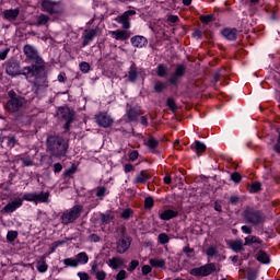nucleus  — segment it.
<instances>
[{
  "mask_svg": "<svg viewBox=\"0 0 280 280\" xmlns=\"http://www.w3.org/2000/svg\"><path fill=\"white\" fill-rule=\"evenodd\" d=\"M47 152L55 159H62L69 150V141L60 136H48L46 140Z\"/></svg>",
  "mask_w": 280,
  "mask_h": 280,
  "instance_id": "nucleus-2",
  "label": "nucleus"
},
{
  "mask_svg": "<svg viewBox=\"0 0 280 280\" xmlns=\"http://www.w3.org/2000/svg\"><path fill=\"white\" fill-rule=\"evenodd\" d=\"M38 202H49V191L35 192V205H38Z\"/></svg>",
  "mask_w": 280,
  "mask_h": 280,
  "instance_id": "nucleus-25",
  "label": "nucleus"
},
{
  "mask_svg": "<svg viewBox=\"0 0 280 280\" xmlns=\"http://www.w3.org/2000/svg\"><path fill=\"white\" fill-rule=\"evenodd\" d=\"M166 105L168 106V108H170L173 113H176V109H177L178 107L176 106V102L174 101V98H167Z\"/></svg>",
  "mask_w": 280,
  "mask_h": 280,
  "instance_id": "nucleus-45",
  "label": "nucleus"
},
{
  "mask_svg": "<svg viewBox=\"0 0 280 280\" xmlns=\"http://www.w3.org/2000/svg\"><path fill=\"white\" fill-rule=\"evenodd\" d=\"M259 191H261V183H259V182H254V183L250 185L249 192H250V194H259Z\"/></svg>",
  "mask_w": 280,
  "mask_h": 280,
  "instance_id": "nucleus-38",
  "label": "nucleus"
},
{
  "mask_svg": "<svg viewBox=\"0 0 280 280\" xmlns=\"http://www.w3.org/2000/svg\"><path fill=\"white\" fill-rule=\"evenodd\" d=\"M77 264H89V255L81 252L77 255Z\"/></svg>",
  "mask_w": 280,
  "mask_h": 280,
  "instance_id": "nucleus-32",
  "label": "nucleus"
},
{
  "mask_svg": "<svg viewBox=\"0 0 280 280\" xmlns=\"http://www.w3.org/2000/svg\"><path fill=\"white\" fill-rule=\"evenodd\" d=\"M78 277L80 280H90L91 279V276H89V273H86L84 271L78 272Z\"/></svg>",
  "mask_w": 280,
  "mask_h": 280,
  "instance_id": "nucleus-58",
  "label": "nucleus"
},
{
  "mask_svg": "<svg viewBox=\"0 0 280 280\" xmlns=\"http://www.w3.org/2000/svg\"><path fill=\"white\" fill-rule=\"evenodd\" d=\"M185 73H187V66L179 63L175 68V72L168 79L170 84L176 86L178 84L180 78H185Z\"/></svg>",
  "mask_w": 280,
  "mask_h": 280,
  "instance_id": "nucleus-9",
  "label": "nucleus"
},
{
  "mask_svg": "<svg viewBox=\"0 0 280 280\" xmlns=\"http://www.w3.org/2000/svg\"><path fill=\"white\" fill-rule=\"evenodd\" d=\"M221 34L228 40H235L237 38V28H224Z\"/></svg>",
  "mask_w": 280,
  "mask_h": 280,
  "instance_id": "nucleus-20",
  "label": "nucleus"
},
{
  "mask_svg": "<svg viewBox=\"0 0 280 280\" xmlns=\"http://www.w3.org/2000/svg\"><path fill=\"white\" fill-rule=\"evenodd\" d=\"M62 244H65V241H57V242L52 243V245L50 247V253H56V248L58 246H62Z\"/></svg>",
  "mask_w": 280,
  "mask_h": 280,
  "instance_id": "nucleus-55",
  "label": "nucleus"
},
{
  "mask_svg": "<svg viewBox=\"0 0 280 280\" xmlns=\"http://www.w3.org/2000/svg\"><path fill=\"white\" fill-rule=\"evenodd\" d=\"M96 124H98L102 128H110L113 126V118L107 113H100L95 116Z\"/></svg>",
  "mask_w": 280,
  "mask_h": 280,
  "instance_id": "nucleus-12",
  "label": "nucleus"
},
{
  "mask_svg": "<svg viewBox=\"0 0 280 280\" xmlns=\"http://www.w3.org/2000/svg\"><path fill=\"white\" fill-rule=\"evenodd\" d=\"M250 244H261V240L257 236L245 237V246H250Z\"/></svg>",
  "mask_w": 280,
  "mask_h": 280,
  "instance_id": "nucleus-34",
  "label": "nucleus"
},
{
  "mask_svg": "<svg viewBox=\"0 0 280 280\" xmlns=\"http://www.w3.org/2000/svg\"><path fill=\"white\" fill-rule=\"evenodd\" d=\"M95 278L97 280H106V271L101 270L95 273Z\"/></svg>",
  "mask_w": 280,
  "mask_h": 280,
  "instance_id": "nucleus-56",
  "label": "nucleus"
},
{
  "mask_svg": "<svg viewBox=\"0 0 280 280\" xmlns=\"http://www.w3.org/2000/svg\"><path fill=\"white\" fill-rule=\"evenodd\" d=\"M200 21L203 23V25H209V23H212L213 21V14L201 15Z\"/></svg>",
  "mask_w": 280,
  "mask_h": 280,
  "instance_id": "nucleus-41",
  "label": "nucleus"
},
{
  "mask_svg": "<svg viewBox=\"0 0 280 280\" xmlns=\"http://www.w3.org/2000/svg\"><path fill=\"white\" fill-rule=\"evenodd\" d=\"M5 71L8 75H11V78H16V75H25L23 73V69H21V63H19L16 60L7 62Z\"/></svg>",
  "mask_w": 280,
  "mask_h": 280,
  "instance_id": "nucleus-10",
  "label": "nucleus"
},
{
  "mask_svg": "<svg viewBox=\"0 0 280 280\" xmlns=\"http://www.w3.org/2000/svg\"><path fill=\"white\" fill-rule=\"evenodd\" d=\"M8 147L9 148H14V145H16V137L12 136V137H8Z\"/></svg>",
  "mask_w": 280,
  "mask_h": 280,
  "instance_id": "nucleus-54",
  "label": "nucleus"
},
{
  "mask_svg": "<svg viewBox=\"0 0 280 280\" xmlns=\"http://www.w3.org/2000/svg\"><path fill=\"white\" fill-rule=\"evenodd\" d=\"M96 35H97V32L95 30H91L89 33H86L84 35V39H83L82 46L86 47V45H89V43L91 40H93V38H95Z\"/></svg>",
  "mask_w": 280,
  "mask_h": 280,
  "instance_id": "nucleus-28",
  "label": "nucleus"
},
{
  "mask_svg": "<svg viewBox=\"0 0 280 280\" xmlns=\"http://www.w3.org/2000/svg\"><path fill=\"white\" fill-rule=\"evenodd\" d=\"M58 117L66 121L63 125L65 130H69L71 128V124L75 119V112L69 107H61L58 110Z\"/></svg>",
  "mask_w": 280,
  "mask_h": 280,
  "instance_id": "nucleus-6",
  "label": "nucleus"
},
{
  "mask_svg": "<svg viewBox=\"0 0 280 280\" xmlns=\"http://www.w3.org/2000/svg\"><path fill=\"white\" fill-rule=\"evenodd\" d=\"M23 205V200L19 199V200H13L12 202L8 203L2 211H4V213H14L15 210L19 209V207H21Z\"/></svg>",
  "mask_w": 280,
  "mask_h": 280,
  "instance_id": "nucleus-16",
  "label": "nucleus"
},
{
  "mask_svg": "<svg viewBox=\"0 0 280 280\" xmlns=\"http://www.w3.org/2000/svg\"><path fill=\"white\" fill-rule=\"evenodd\" d=\"M137 14V11L129 10L124 12L120 16H117L115 19L116 23H120L122 25V30H130V16H135Z\"/></svg>",
  "mask_w": 280,
  "mask_h": 280,
  "instance_id": "nucleus-11",
  "label": "nucleus"
},
{
  "mask_svg": "<svg viewBox=\"0 0 280 280\" xmlns=\"http://www.w3.org/2000/svg\"><path fill=\"white\" fill-rule=\"evenodd\" d=\"M145 145H148L150 150H156V148H159V140H155L154 137H150Z\"/></svg>",
  "mask_w": 280,
  "mask_h": 280,
  "instance_id": "nucleus-36",
  "label": "nucleus"
},
{
  "mask_svg": "<svg viewBox=\"0 0 280 280\" xmlns=\"http://www.w3.org/2000/svg\"><path fill=\"white\" fill-rule=\"evenodd\" d=\"M170 73V68L167 67V65L164 63H160L156 68V75H159V78H167Z\"/></svg>",
  "mask_w": 280,
  "mask_h": 280,
  "instance_id": "nucleus-23",
  "label": "nucleus"
},
{
  "mask_svg": "<svg viewBox=\"0 0 280 280\" xmlns=\"http://www.w3.org/2000/svg\"><path fill=\"white\" fill-rule=\"evenodd\" d=\"M42 8L44 12H47L48 14H62L65 12V9L62 5H60V2H55L51 0H43Z\"/></svg>",
  "mask_w": 280,
  "mask_h": 280,
  "instance_id": "nucleus-8",
  "label": "nucleus"
},
{
  "mask_svg": "<svg viewBox=\"0 0 280 280\" xmlns=\"http://www.w3.org/2000/svg\"><path fill=\"white\" fill-rule=\"evenodd\" d=\"M150 174L145 173V171H141L140 174L136 177V183H147L150 180Z\"/></svg>",
  "mask_w": 280,
  "mask_h": 280,
  "instance_id": "nucleus-31",
  "label": "nucleus"
},
{
  "mask_svg": "<svg viewBox=\"0 0 280 280\" xmlns=\"http://www.w3.org/2000/svg\"><path fill=\"white\" fill-rule=\"evenodd\" d=\"M8 96L10 100L7 102L5 108L9 110V113H19V109L27 104V100L16 94L14 90L9 91Z\"/></svg>",
  "mask_w": 280,
  "mask_h": 280,
  "instance_id": "nucleus-4",
  "label": "nucleus"
},
{
  "mask_svg": "<svg viewBox=\"0 0 280 280\" xmlns=\"http://www.w3.org/2000/svg\"><path fill=\"white\" fill-rule=\"evenodd\" d=\"M149 264L152 268H165V261L163 259L151 258Z\"/></svg>",
  "mask_w": 280,
  "mask_h": 280,
  "instance_id": "nucleus-30",
  "label": "nucleus"
},
{
  "mask_svg": "<svg viewBox=\"0 0 280 280\" xmlns=\"http://www.w3.org/2000/svg\"><path fill=\"white\" fill-rule=\"evenodd\" d=\"M126 270H120L117 275H116V280H124L126 279Z\"/></svg>",
  "mask_w": 280,
  "mask_h": 280,
  "instance_id": "nucleus-61",
  "label": "nucleus"
},
{
  "mask_svg": "<svg viewBox=\"0 0 280 280\" xmlns=\"http://www.w3.org/2000/svg\"><path fill=\"white\" fill-rule=\"evenodd\" d=\"M126 264V260L124 258L119 257H113L108 260L109 268H113V270H117L118 268H121Z\"/></svg>",
  "mask_w": 280,
  "mask_h": 280,
  "instance_id": "nucleus-19",
  "label": "nucleus"
},
{
  "mask_svg": "<svg viewBox=\"0 0 280 280\" xmlns=\"http://www.w3.org/2000/svg\"><path fill=\"white\" fill-rule=\"evenodd\" d=\"M63 264L66 266H71V268H78V260H77V258L75 259H73V258H66L63 260Z\"/></svg>",
  "mask_w": 280,
  "mask_h": 280,
  "instance_id": "nucleus-42",
  "label": "nucleus"
},
{
  "mask_svg": "<svg viewBox=\"0 0 280 280\" xmlns=\"http://www.w3.org/2000/svg\"><path fill=\"white\" fill-rule=\"evenodd\" d=\"M231 180H233V183H242V175L237 172L232 173L231 174Z\"/></svg>",
  "mask_w": 280,
  "mask_h": 280,
  "instance_id": "nucleus-52",
  "label": "nucleus"
},
{
  "mask_svg": "<svg viewBox=\"0 0 280 280\" xmlns=\"http://www.w3.org/2000/svg\"><path fill=\"white\" fill-rule=\"evenodd\" d=\"M113 220H115V217L113 214L101 213V222L103 224H110Z\"/></svg>",
  "mask_w": 280,
  "mask_h": 280,
  "instance_id": "nucleus-35",
  "label": "nucleus"
},
{
  "mask_svg": "<svg viewBox=\"0 0 280 280\" xmlns=\"http://www.w3.org/2000/svg\"><path fill=\"white\" fill-rule=\"evenodd\" d=\"M54 172H55V174H59V172H62V164L55 163L54 164Z\"/></svg>",
  "mask_w": 280,
  "mask_h": 280,
  "instance_id": "nucleus-64",
  "label": "nucleus"
},
{
  "mask_svg": "<svg viewBox=\"0 0 280 280\" xmlns=\"http://www.w3.org/2000/svg\"><path fill=\"white\" fill-rule=\"evenodd\" d=\"M130 215H132V209H126L122 213H121V218L124 220H128L130 218Z\"/></svg>",
  "mask_w": 280,
  "mask_h": 280,
  "instance_id": "nucleus-57",
  "label": "nucleus"
},
{
  "mask_svg": "<svg viewBox=\"0 0 280 280\" xmlns=\"http://www.w3.org/2000/svg\"><path fill=\"white\" fill-rule=\"evenodd\" d=\"M142 115L141 109L136 108V107H130L127 110V117L129 121H137L138 117Z\"/></svg>",
  "mask_w": 280,
  "mask_h": 280,
  "instance_id": "nucleus-22",
  "label": "nucleus"
},
{
  "mask_svg": "<svg viewBox=\"0 0 280 280\" xmlns=\"http://www.w3.org/2000/svg\"><path fill=\"white\" fill-rule=\"evenodd\" d=\"M89 240L90 242H94V243L102 242V237H100L97 234H91L89 236Z\"/></svg>",
  "mask_w": 280,
  "mask_h": 280,
  "instance_id": "nucleus-60",
  "label": "nucleus"
},
{
  "mask_svg": "<svg viewBox=\"0 0 280 280\" xmlns=\"http://www.w3.org/2000/svg\"><path fill=\"white\" fill-rule=\"evenodd\" d=\"M23 200L27 202H36V192H26L23 195Z\"/></svg>",
  "mask_w": 280,
  "mask_h": 280,
  "instance_id": "nucleus-40",
  "label": "nucleus"
},
{
  "mask_svg": "<svg viewBox=\"0 0 280 280\" xmlns=\"http://www.w3.org/2000/svg\"><path fill=\"white\" fill-rule=\"evenodd\" d=\"M183 253H185V255H187V257H189V258L195 257L194 248H191L189 246L184 247Z\"/></svg>",
  "mask_w": 280,
  "mask_h": 280,
  "instance_id": "nucleus-53",
  "label": "nucleus"
},
{
  "mask_svg": "<svg viewBox=\"0 0 280 280\" xmlns=\"http://www.w3.org/2000/svg\"><path fill=\"white\" fill-rule=\"evenodd\" d=\"M80 67V71H82V73H89V71H91V65H89V62L83 61L79 65Z\"/></svg>",
  "mask_w": 280,
  "mask_h": 280,
  "instance_id": "nucleus-44",
  "label": "nucleus"
},
{
  "mask_svg": "<svg viewBox=\"0 0 280 280\" xmlns=\"http://www.w3.org/2000/svg\"><path fill=\"white\" fill-rule=\"evenodd\" d=\"M158 240H159L160 244H168L170 243V236L166 233L159 234Z\"/></svg>",
  "mask_w": 280,
  "mask_h": 280,
  "instance_id": "nucleus-43",
  "label": "nucleus"
},
{
  "mask_svg": "<svg viewBox=\"0 0 280 280\" xmlns=\"http://www.w3.org/2000/svg\"><path fill=\"white\" fill-rule=\"evenodd\" d=\"M178 215L177 211H174L172 209L165 210L160 214L161 220H172L173 218H176Z\"/></svg>",
  "mask_w": 280,
  "mask_h": 280,
  "instance_id": "nucleus-24",
  "label": "nucleus"
},
{
  "mask_svg": "<svg viewBox=\"0 0 280 280\" xmlns=\"http://www.w3.org/2000/svg\"><path fill=\"white\" fill-rule=\"evenodd\" d=\"M257 279V270L248 269L247 270V280H256Z\"/></svg>",
  "mask_w": 280,
  "mask_h": 280,
  "instance_id": "nucleus-51",
  "label": "nucleus"
},
{
  "mask_svg": "<svg viewBox=\"0 0 280 280\" xmlns=\"http://www.w3.org/2000/svg\"><path fill=\"white\" fill-rule=\"evenodd\" d=\"M241 230L243 231V233H246V235H250V233H253V228L248 225H243Z\"/></svg>",
  "mask_w": 280,
  "mask_h": 280,
  "instance_id": "nucleus-62",
  "label": "nucleus"
},
{
  "mask_svg": "<svg viewBox=\"0 0 280 280\" xmlns=\"http://www.w3.org/2000/svg\"><path fill=\"white\" fill-rule=\"evenodd\" d=\"M152 272V267L150 265H144L142 267V275L145 277L147 275H150Z\"/></svg>",
  "mask_w": 280,
  "mask_h": 280,
  "instance_id": "nucleus-59",
  "label": "nucleus"
},
{
  "mask_svg": "<svg viewBox=\"0 0 280 280\" xmlns=\"http://www.w3.org/2000/svg\"><path fill=\"white\" fill-rule=\"evenodd\" d=\"M106 196V187L105 186H98L96 188V197L97 198H104Z\"/></svg>",
  "mask_w": 280,
  "mask_h": 280,
  "instance_id": "nucleus-48",
  "label": "nucleus"
},
{
  "mask_svg": "<svg viewBox=\"0 0 280 280\" xmlns=\"http://www.w3.org/2000/svg\"><path fill=\"white\" fill-rule=\"evenodd\" d=\"M20 161L24 167H32V165H34V161H32L30 158H21Z\"/></svg>",
  "mask_w": 280,
  "mask_h": 280,
  "instance_id": "nucleus-49",
  "label": "nucleus"
},
{
  "mask_svg": "<svg viewBox=\"0 0 280 280\" xmlns=\"http://www.w3.org/2000/svg\"><path fill=\"white\" fill-rule=\"evenodd\" d=\"M51 19L48 15H45L44 13L36 16V22L33 23L35 27H40V25H45V27H49V21Z\"/></svg>",
  "mask_w": 280,
  "mask_h": 280,
  "instance_id": "nucleus-17",
  "label": "nucleus"
},
{
  "mask_svg": "<svg viewBox=\"0 0 280 280\" xmlns=\"http://www.w3.org/2000/svg\"><path fill=\"white\" fill-rule=\"evenodd\" d=\"M245 224H252V226H259L266 222V215L261 210H257L253 206H247L241 213Z\"/></svg>",
  "mask_w": 280,
  "mask_h": 280,
  "instance_id": "nucleus-3",
  "label": "nucleus"
},
{
  "mask_svg": "<svg viewBox=\"0 0 280 280\" xmlns=\"http://www.w3.org/2000/svg\"><path fill=\"white\" fill-rule=\"evenodd\" d=\"M19 14H21V10L19 9L4 10L2 13L5 21H16V19H19Z\"/></svg>",
  "mask_w": 280,
  "mask_h": 280,
  "instance_id": "nucleus-15",
  "label": "nucleus"
},
{
  "mask_svg": "<svg viewBox=\"0 0 280 280\" xmlns=\"http://www.w3.org/2000/svg\"><path fill=\"white\" fill-rule=\"evenodd\" d=\"M256 259L260 261V264H270V256L261 249L257 253Z\"/></svg>",
  "mask_w": 280,
  "mask_h": 280,
  "instance_id": "nucleus-26",
  "label": "nucleus"
},
{
  "mask_svg": "<svg viewBox=\"0 0 280 280\" xmlns=\"http://www.w3.org/2000/svg\"><path fill=\"white\" fill-rule=\"evenodd\" d=\"M16 237H19V232H16V231H9L7 234L8 242H14V240H16Z\"/></svg>",
  "mask_w": 280,
  "mask_h": 280,
  "instance_id": "nucleus-47",
  "label": "nucleus"
},
{
  "mask_svg": "<svg viewBox=\"0 0 280 280\" xmlns=\"http://www.w3.org/2000/svg\"><path fill=\"white\" fill-rule=\"evenodd\" d=\"M191 150H195L197 154H200L202 152H207V145L200 141H195V143L191 145Z\"/></svg>",
  "mask_w": 280,
  "mask_h": 280,
  "instance_id": "nucleus-27",
  "label": "nucleus"
},
{
  "mask_svg": "<svg viewBox=\"0 0 280 280\" xmlns=\"http://www.w3.org/2000/svg\"><path fill=\"white\" fill-rule=\"evenodd\" d=\"M137 267H139V260H131L127 270L128 272H135V270H137Z\"/></svg>",
  "mask_w": 280,
  "mask_h": 280,
  "instance_id": "nucleus-50",
  "label": "nucleus"
},
{
  "mask_svg": "<svg viewBox=\"0 0 280 280\" xmlns=\"http://www.w3.org/2000/svg\"><path fill=\"white\" fill-rule=\"evenodd\" d=\"M131 45L135 47H145V45H148V38L141 35H136L131 37Z\"/></svg>",
  "mask_w": 280,
  "mask_h": 280,
  "instance_id": "nucleus-18",
  "label": "nucleus"
},
{
  "mask_svg": "<svg viewBox=\"0 0 280 280\" xmlns=\"http://www.w3.org/2000/svg\"><path fill=\"white\" fill-rule=\"evenodd\" d=\"M139 68L133 63L130 66L128 71V80L129 82H137V79L139 78Z\"/></svg>",
  "mask_w": 280,
  "mask_h": 280,
  "instance_id": "nucleus-21",
  "label": "nucleus"
},
{
  "mask_svg": "<svg viewBox=\"0 0 280 280\" xmlns=\"http://www.w3.org/2000/svg\"><path fill=\"white\" fill-rule=\"evenodd\" d=\"M230 248H232L234 253H240L241 250H244V245L242 244V241H232L230 242Z\"/></svg>",
  "mask_w": 280,
  "mask_h": 280,
  "instance_id": "nucleus-29",
  "label": "nucleus"
},
{
  "mask_svg": "<svg viewBox=\"0 0 280 280\" xmlns=\"http://www.w3.org/2000/svg\"><path fill=\"white\" fill-rule=\"evenodd\" d=\"M164 89H167V83L158 81L154 85L155 93H163Z\"/></svg>",
  "mask_w": 280,
  "mask_h": 280,
  "instance_id": "nucleus-39",
  "label": "nucleus"
},
{
  "mask_svg": "<svg viewBox=\"0 0 280 280\" xmlns=\"http://www.w3.org/2000/svg\"><path fill=\"white\" fill-rule=\"evenodd\" d=\"M24 54L28 60H34V63L23 68L24 77L35 78L34 86L36 89H47L49 84L47 81V71H45V60L38 56V50H36V48L30 44L24 46Z\"/></svg>",
  "mask_w": 280,
  "mask_h": 280,
  "instance_id": "nucleus-1",
  "label": "nucleus"
},
{
  "mask_svg": "<svg viewBox=\"0 0 280 280\" xmlns=\"http://www.w3.org/2000/svg\"><path fill=\"white\" fill-rule=\"evenodd\" d=\"M124 233H126V231H122V237H120L116 243V252L119 253V255H124V253H127L128 248H130V241L126 238Z\"/></svg>",
  "mask_w": 280,
  "mask_h": 280,
  "instance_id": "nucleus-13",
  "label": "nucleus"
},
{
  "mask_svg": "<svg viewBox=\"0 0 280 280\" xmlns=\"http://www.w3.org/2000/svg\"><path fill=\"white\" fill-rule=\"evenodd\" d=\"M77 172H78V166H75V164H73L70 168H68L63 172V177L71 178V176H73V174H75Z\"/></svg>",
  "mask_w": 280,
  "mask_h": 280,
  "instance_id": "nucleus-37",
  "label": "nucleus"
},
{
  "mask_svg": "<svg viewBox=\"0 0 280 280\" xmlns=\"http://www.w3.org/2000/svg\"><path fill=\"white\" fill-rule=\"evenodd\" d=\"M217 270L215 264L209 262L201 267L192 268L190 275H192V277H209V275H212V272Z\"/></svg>",
  "mask_w": 280,
  "mask_h": 280,
  "instance_id": "nucleus-7",
  "label": "nucleus"
},
{
  "mask_svg": "<svg viewBox=\"0 0 280 280\" xmlns=\"http://www.w3.org/2000/svg\"><path fill=\"white\" fill-rule=\"evenodd\" d=\"M49 266H47V262L45 261V256L42 257V260L37 262V270L38 272H47V269Z\"/></svg>",
  "mask_w": 280,
  "mask_h": 280,
  "instance_id": "nucleus-33",
  "label": "nucleus"
},
{
  "mask_svg": "<svg viewBox=\"0 0 280 280\" xmlns=\"http://www.w3.org/2000/svg\"><path fill=\"white\" fill-rule=\"evenodd\" d=\"M152 207H154V198L147 197L144 199V209H152Z\"/></svg>",
  "mask_w": 280,
  "mask_h": 280,
  "instance_id": "nucleus-46",
  "label": "nucleus"
},
{
  "mask_svg": "<svg viewBox=\"0 0 280 280\" xmlns=\"http://www.w3.org/2000/svg\"><path fill=\"white\" fill-rule=\"evenodd\" d=\"M129 159H130V161H137L139 159V151H132L129 154Z\"/></svg>",
  "mask_w": 280,
  "mask_h": 280,
  "instance_id": "nucleus-63",
  "label": "nucleus"
},
{
  "mask_svg": "<svg viewBox=\"0 0 280 280\" xmlns=\"http://www.w3.org/2000/svg\"><path fill=\"white\" fill-rule=\"evenodd\" d=\"M109 34L115 40H128L130 38V32L126 30L110 31Z\"/></svg>",
  "mask_w": 280,
  "mask_h": 280,
  "instance_id": "nucleus-14",
  "label": "nucleus"
},
{
  "mask_svg": "<svg viewBox=\"0 0 280 280\" xmlns=\"http://www.w3.org/2000/svg\"><path fill=\"white\" fill-rule=\"evenodd\" d=\"M84 207L82 205H77L69 210H66L60 217L61 224H71L74 220H78L82 215Z\"/></svg>",
  "mask_w": 280,
  "mask_h": 280,
  "instance_id": "nucleus-5",
  "label": "nucleus"
}]
</instances>
